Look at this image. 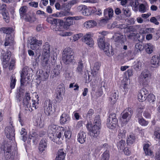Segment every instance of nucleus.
<instances>
[{"label": "nucleus", "instance_id": "1", "mask_svg": "<svg viewBox=\"0 0 160 160\" xmlns=\"http://www.w3.org/2000/svg\"><path fill=\"white\" fill-rule=\"evenodd\" d=\"M11 56V53L10 52L7 51L3 54L2 59V64L4 68H6L9 66V69L10 70H12L14 68L15 65V60L14 59H12L9 64L8 62Z\"/></svg>", "mask_w": 160, "mask_h": 160}, {"label": "nucleus", "instance_id": "2", "mask_svg": "<svg viewBox=\"0 0 160 160\" xmlns=\"http://www.w3.org/2000/svg\"><path fill=\"white\" fill-rule=\"evenodd\" d=\"M56 49H55L54 50H53L52 52V56H51V58H52V60L51 59V62L52 67L53 66L54 67L55 66V68L54 69L52 70V75L53 78L58 76L60 73V66L59 65H58L56 63V60L57 59V54L56 51Z\"/></svg>", "mask_w": 160, "mask_h": 160}, {"label": "nucleus", "instance_id": "3", "mask_svg": "<svg viewBox=\"0 0 160 160\" xmlns=\"http://www.w3.org/2000/svg\"><path fill=\"white\" fill-rule=\"evenodd\" d=\"M74 52L72 49L69 48H65L62 53V60L66 64H70L73 58Z\"/></svg>", "mask_w": 160, "mask_h": 160}, {"label": "nucleus", "instance_id": "4", "mask_svg": "<svg viewBox=\"0 0 160 160\" xmlns=\"http://www.w3.org/2000/svg\"><path fill=\"white\" fill-rule=\"evenodd\" d=\"M43 58L42 62L46 66L48 64L50 56V46L48 42H46L43 46Z\"/></svg>", "mask_w": 160, "mask_h": 160}, {"label": "nucleus", "instance_id": "5", "mask_svg": "<svg viewBox=\"0 0 160 160\" xmlns=\"http://www.w3.org/2000/svg\"><path fill=\"white\" fill-rule=\"evenodd\" d=\"M148 72L146 70L143 71L141 74L138 82L140 85L143 87H146L148 84L150 77Z\"/></svg>", "mask_w": 160, "mask_h": 160}, {"label": "nucleus", "instance_id": "6", "mask_svg": "<svg viewBox=\"0 0 160 160\" xmlns=\"http://www.w3.org/2000/svg\"><path fill=\"white\" fill-rule=\"evenodd\" d=\"M118 123V120L115 113H111L109 115L107 119V127L110 129L115 128Z\"/></svg>", "mask_w": 160, "mask_h": 160}, {"label": "nucleus", "instance_id": "7", "mask_svg": "<svg viewBox=\"0 0 160 160\" xmlns=\"http://www.w3.org/2000/svg\"><path fill=\"white\" fill-rule=\"evenodd\" d=\"M97 43L99 48L103 50L109 49V44L105 42V37L103 36L99 37L97 39Z\"/></svg>", "mask_w": 160, "mask_h": 160}, {"label": "nucleus", "instance_id": "8", "mask_svg": "<svg viewBox=\"0 0 160 160\" xmlns=\"http://www.w3.org/2000/svg\"><path fill=\"white\" fill-rule=\"evenodd\" d=\"M15 130L12 126H7L5 128V133L7 137L10 140L14 139Z\"/></svg>", "mask_w": 160, "mask_h": 160}, {"label": "nucleus", "instance_id": "9", "mask_svg": "<svg viewBox=\"0 0 160 160\" xmlns=\"http://www.w3.org/2000/svg\"><path fill=\"white\" fill-rule=\"evenodd\" d=\"M101 126L94 124L92 126L90 130V135L95 138L98 137L100 133Z\"/></svg>", "mask_w": 160, "mask_h": 160}, {"label": "nucleus", "instance_id": "10", "mask_svg": "<svg viewBox=\"0 0 160 160\" xmlns=\"http://www.w3.org/2000/svg\"><path fill=\"white\" fill-rule=\"evenodd\" d=\"M132 113V109L131 108H128L122 113V118L126 120L125 121L127 122L130 119Z\"/></svg>", "mask_w": 160, "mask_h": 160}, {"label": "nucleus", "instance_id": "11", "mask_svg": "<svg viewBox=\"0 0 160 160\" xmlns=\"http://www.w3.org/2000/svg\"><path fill=\"white\" fill-rule=\"evenodd\" d=\"M101 148L105 150L102 155L101 160H109L110 154L108 150L109 149L108 145L107 143H105L102 146Z\"/></svg>", "mask_w": 160, "mask_h": 160}, {"label": "nucleus", "instance_id": "12", "mask_svg": "<svg viewBox=\"0 0 160 160\" xmlns=\"http://www.w3.org/2000/svg\"><path fill=\"white\" fill-rule=\"evenodd\" d=\"M148 91L146 88H143L141 90L138 95V100L140 102H142L146 100L148 96Z\"/></svg>", "mask_w": 160, "mask_h": 160}, {"label": "nucleus", "instance_id": "13", "mask_svg": "<svg viewBox=\"0 0 160 160\" xmlns=\"http://www.w3.org/2000/svg\"><path fill=\"white\" fill-rule=\"evenodd\" d=\"M30 48L32 50L36 49L38 46L42 44V40H38L33 37L29 41Z\"/></svg>", "mask_w": 160, "mask_h": 160}, {"label": "nucleus", "instance_id": "14", "mask_svg": "<svg viewBox=\"0 0 160 160\" xmlns=\"http://www.w3.org/2000/svg\"><path fill=\"white\" fill-rule=\"evenodd\" d=\"M63 23L62 20L52 19V20H51V27H52L54 30L58 31V27H59L60 25L61 26Z\"/></svg>", "mask_w": 160, "mask_h": 160}, {"label": "nucleus", "instance_id": "15", "mask_svg": "<svg viewBox=\"0 0 160 160\" xmlns=\"http://www.w3.org/2000/svg\"><path fill=\"white\" fill-rule=\"evenodd\" d=\"M82 41L90 47H92L94 44V41L90 34H87L82 38Z\"/></svg>", "mask_w": 160, "mask_h": 160}, {"label": "nucleus", "instance_id": "16", "mask_svg": "<svg viewBox=\"0 0 160 160\" xmlns=\"http://www.w3.org/2000/svg\"><path fill=\"white\" fill-rule=\"evenodd\" d=\"M30 94L26 92L25 93V96L23 99V105L27 108L31 107V100Z\"/></svg>", "mask_w": 160, "mask_h": 160}, {"label": "nucleus", "instance_id": "17", "mask_svg": "<svg viewBox=\"0 0 160 160\" xmlns=\"http://www.w3.org/2000/svg\"><path fill=\"white\" fill-rule=\"evenodd\" d=\"M14 44V39L10 34L7 35L5 39L4 45L5 46H11Z\"/></svg>", "mask_w": 160, "mask_h": 160}, {"label": "nucleus", "instance_id": "18", "mask_svg": "<svg viewBox=\"0 0 160 160\" xmlns=\"http://www.w3.org/2000/svg\"><path fill=\"white\" fill-rule=\"evenodd\" d=\"M65 88H64L62 87L57 88V94L56 96V101L60 102L62 99V95L64 93Z\"/></svg>", "mask_w": 160, "mask_h": 160}, {"label": "nucleus", "instance_id": "19", "mask_svg": "<svg viewBox=\"0 0 160 160\" xmlns=\"http://www.w3.org/2000/svg\"><path fill=\"white\" fill-rule=\"evenodd\" d=\"M86 134L83 131H80L78 135V141L81 144L83 143L86 141Z\"/></svg>", "mask_w": 160, "mask_h": 160}, {"label": "nucleus", "instance_id": "20", "mask_svg": "<svg viewBox=\"0 0 160 160\" xmlns=\"http://www.w3.org/2000/svg\"><path fill=\"white\" fill-rule=\"evenodd\" d=\"M21 86L24 85V81H26L25 79L28 80L29 79V76L28 71L24 69L22 71V73L21 74Z\"/></svg>", "mask_w": 160, "mask_h": 160}, {"label": "nucleus", "instance_id": "21", "mask_svg": "<svg viewBox=\"0 0 160 160\" xmlns=\"http://www.w3.org/2000/svg\"><path fill=\"white\" fill-rule=\"evenodd\" d=\"M70 120V117L67 113H64L60 117V122L62 124L68 122Z\"/></svg>", "mask_w": 160, "mask_h": 160}, {"label": "nucleus", "instance_id": "22", "mask_svg": "<svg viewBox=\"0 0 160 160\" xmlns=\"http://www.w3.org/2000/svg\"><path fill=\"white\" fill-rule=\"evenodd\" d=\"M113 37L115 42L122 43L125 40L124 36L118 33H115Z\"/></svg>", "mask_w": 160, "mask_h": 160}, {"label": "nucleus", "instance_id": "23", "mask_svg": "<svg viewBox=\"0 0 160 160\" xmlns=\"http://www.w3.org/2000/svg\"><path fill=\"white\" fill-rule=\"evenodd\" d=\"M113 11L112 8H107L104 11V15L107 20L110 19L113 15Z\"/></svg>", "mask_w": 160, "mask_h": 160}, {"label": "nucleus", "instance_id": "24", "mask_svg": "<svg viewBox=\"0 0 160 160\" xmlns=\"http://www.w3.org/2000/svg\"><path fill=\"white\" fill-rule=\"evenodd\" d=\"M159 56L154 55L152 57L150 62L151 64L153 65V67L156 68L159 66Z\"/></svg>", "mask_w": 160, "mask_h": 160}, {"label": "nucleus", "instance_id": "25", "mask_svg": "<svg viewBox=\"0 0 160 160\" xmlns=\"http://www.w3.org/2000/svg\"><path fill=\"white\" fill-rule=\"evenodd\" d=\"M144 45L143 46L142 44L138 42L137 43L135 46V49L133 52V53L135 55L139 52H141L144 48Z\"/></svg>", "mask_w": 160, "mask_h": 160}, {"label": "nucleus", "instance_id": "26", "mask_svg": "<svg viewBox=\"0 0 160 160\" xmlns=\"http://www.w3.org/2000/svg\"><path fill=\"white\" fill-rule=\"evenodd\" d=\"M55 160H64L66 153L63 151V149H61L59 150Z\"/></svg>", "mask_w": 160, "mask_h": 160}, {"label": "nucleus", "instance_id": "27", "mask_svg": "<svg viewBox=\"0 0 160 160\" xmlns=\"http://www.w3.org/2000/svg\"><path fill=\"white\" fill-rule=\"evenodd\" d=\"M44 112L48 116L50 115V100L46 101L44 102Z\"/></svg>", "mask_w": 160, "mask_h": 160}, {"label": "nucleus", "instance_id": "28", "mask_svg": "<svg viewBox=\"0 0 160 160\" xmlns=\"http://www.w3.org/2000/svg\"><path fill=\"white\" fill-rule=\"evenodd\" d=\"M71 17H65L64 19H66V21L64 23L63 27L65 28H67L68 27L72 25L74 22L72 19L70 18Z\"/></svg>", "mask_w": 160, "mask_h": 160}, {"label": "nucleus", "instance_id": "29", "mask_svg": "<svg viewBox=\"0 0 160 160\" xmlns=\"http://www.w3.org/2000/svg\"><path fill=\"white\" fill-rule=\"evenodd\" d=\"M144 48L147 53L150 54L153 51L154 46L151 43H148L144 45Z\"/></svg>", "mask_w": 160, "mask_h": 160}, {"label": "nucleus", "instance_id": "30", "mask_svg": "<svg viewBox=\"0 0 160 160\" xmlns=\"http://www.w3.org/2000/svg\"><path fill=\"white\" fill-rule=\"evenodd\" d=\"M96 22L93 20H90L84 22V25L86 28H89L97 25Z\"/></svg>", "mask_w": 160, "mask_h": 160}, {"label": "nucleus", "instance_id": "31", "mask_svg": "<svg viewBox=\"0 0 160 160\" xmlns=\"http://www.w3.org/2000/svg\"><path fill=\"white\" fill-rule=\"evenodd\" d=\"M136 139V137L133 134H131L127 137V143L128 144L130 145L133 144Z\"/></svg>", "mask_w": 160, "mask_h": 160}, {"label": "nucleus", "instance_id": "32", "mask_svg": "<svg viewBox=\"0 0 160 160\" xmlns=\"http://www.w3.org/2000/svg\"><path fill=\"white\" fill-rule=\"evenodd\" d=\"M47 146V141L45 140H42L39 144V150L41 152H43L46 148Z\"/></svg>", "mask_w": 160, "mask_h": 160}, {"label": "nucleus", "instance_id": "33", "mask_svg": "<svg viewBox=\"0 0 160 160\" xmlns=\"http://www.w3.org/2000/svg\"><path fill=\"white\" fill-rule=\"evenodd\" d=\"M150 145L149 144H146L143 147V150L146 155L152 156L153 154V152L149 148Z\"/></svg>", "mask_w": 160, "mask_h": 160}, {"label": "nucleus", "instance_id": "34", "mask_svg": "<svg viewBox=\"0 0 160 160\" xmlns=\"http://www.w3.org/2000/svg\"><path fill=\"white\" fill-rule=\"evenodd\" d=\"M3 150L5 155L8 158V157L7 156L8 155L9 153L11 152V146L9 144H5L4 145L3 148Z\"/></svg>", "mask_w": 160, "mask_h": 160}, {"label": "nucleus", "instance_id": "35", "mask_svg": "<svg viewBox=\"0 0 160 160\" xmlns=\"http://www.w3.org/2000/svg\"><path fill=\"white\" fill-rule=\"evenodd\" d=\"M24 20L27 21L28 22L30 23H32L35 21L36 20V18L33 16H30L28 15H26L23 17H22Z\"/></svg>", "mask_w": 160, "mask_h": 160}, {"label": "nucleus", "instance_id": "36", "mask_svg": "<svg viewBox=\"0 0 160 160\" xmlns=\"http://www.w3.org/2000/svg\"><path fill=\"white\" fill-rule=\"evenodd\" d=\"M83 68V63L82 60L79 61L78 62V67L77 68L76 72L79 74H82L83 72L82 68Z\"/></svg>", "mask_w": 160, "mask_h": 160}, {"label": "nucleus", "instance_id": "37", "mask_svg": "<svg viewBox=\"0 0 160 160\" xmlns=\"http://www.w3.org/2000/svg\"><path fill=\"white\" fill-rule=\"evenodd\" d=\"M20 134L21 135V139L25 142L26 141L27 138V133L25 129L22 128L20 132Z\"/></svg>", "mask_w": 160, "mask_h": 160}, {"label": "nucleus", "instance_id": "38", "mask_svg": "<svg viewBox=\"0 0 160 160\" xmlns=\"http://www.w3.org/2000/svg\"><path fill=\"white\" fill-rule=\"evenodd\" d=\"M118 94L116 92H114L112 93L109 100L111 101L112 103H114L116 100L118 99Z\"/></svg>", "mask_w": 160, "mask_h": 160}, {"label": "nucleus", "instance_id": "39", "mask_svg": "<svg viewBox=\"0 0 160 160\" xmlns=\"http://www.w3.org/2000/svg\"><path fill=\"white\" fill-rule=\"evenodd\" d=\"M27 7L26 6H23L22 7L19 9V11L20 15L21 18L23 17L26 14V13L27 11Z\"/></svg>", "mask_w": 160, "mask_h": 160}, {"label": "nucleus", "instance_id": "40", "mask_svg": "<svg viewBox=\"0 0 160 160\" xmlns=\"http://www.w3.org/2000/svg\"><path fill=\"white\" fill-rule=\"evenodd\" d=\"M125 141L123 140H121L117 143L118 147L120 150H123L125 148Z\"/></svg>", "mask_w": 160, "mask_h": 160}, {"label": "nucleus", "instance_id": "41", "mask_svg": "<svg viewBox=\"0 0 160 160\" xmlns=\"http://www.w3.org/2000/svg\"><path fill=\"white\" fill-rule=\"evenodd\" d=\"M37 137V134L34 132H30L28 136V139L30 140L32 139L33 142H35L36 138Z\"/></svg>", "mask_w": 160, "mask_h": 160}, {"label": "nucleus", "instance_id": "42", "mask_svg": "<svg viewBox=\"0 0 160 160\" xmlns=\"http://www.w3.org/2000/svg\"><path fill=\"white\" fill-rule=\"evenodd\" d=\"M1 29L4 33H6L7 35L10 34V33L13 31V29L10 28H3Z\"/></svg>", "mask_w": 160, "mask_h": 160}, {"label": "nucleus", "instance_id": "43", "mask_svg": "<svg viewBox=\"0 0 160 160\" xmlns=\"http://www.w3.org/2000/svg\"><path fill=\"white\" fill-rule=\"evenodd\" d=\"M11 83H10V87L12 89H13L14 88L16 85V79L14 76H12L11 78Z\"/></svg>", "mask_w": 160, "mask_h": 160}, {"label": "nucleus", "instance_id": "44", "mask_svg": "<svg viewBox=\"0 0 160 160\" xmlns=\"http://www.w3.org/2000/svg\"><path fill=\"white\" fill-rule=\"evenodd\" d=\"M79 2V0H72L69 1L67 4L68 8H70L73 5L76 4Z\"/></svg>", "mask_w": 160, "mask_h": 160}, {"label": "nucleus", "instance_id": "45", "mask_svg": "<svg viewBox=\"0 0 160 160\" xmlns=\"http://www.w3.org/2000/svg\"><path fill=\"white\" fill-rule=\"evenodd\" d=\"M93 123L94 124H97V125L101 126V121L99 116L97 115L96 116L93 122Z\"/></svg>", "mask_w": 160, "mask_h": 160}, {"label": "nucleus", "instance_id": "46", "mask_svg": "<svg viewBox=\"0 0 160 160\" xmlns=\"http://www.w3.org/2000/svg\"><path fill=\"white\" fill-rule=\"evenodd\" d=\"M122 11L123 12L124 15L127 17H129L131 16V13L128 8H123Z\"/></svg>", "mask_w": 160, "mask_h": 160}, {"label": "nucleus", "instance_id": "47", "mask_svg": "<svg viewBox=\"0 0 160 160\" xmlns=\"http://www.w3.org/2000/svg\"><path fill=\"white\" fill-rule=\"evenodd\" d=\"M31 102H32V106L30 108H28L29 110L31 111L34 109H36L37 108V106L38 105V103H36V101L34 100L33 101L32 100Z\"/></svg>", "mask_w": 160, "mask_h": 160}, {"label": "nucleus", "instance_id": "48", "mask_svg": "<svg viewBox=\"0 0 160 160\" xmlns=\"http://www.w3.org/2000/svg\"><path fill=\"white\" fill-rule=\"evenodd\" d=\"M87 8L86 6L82 5L79 6L77 8V11L78 12H80L82 11V13L84 14V12H85V15H86V12L85 11Z\"/></svg>", "mask_w": 160, "mask_h": 160}, {"label": "nucleus", "instance_id": "49", "mask_svg": "<svg viewBox=\"0 0 160 160\" xmlns=\"http://www.w3.org/2000/svg\"><path fill=\"white\" fill-rule=\"evenodd\" d=\"M139 123L142 126H146L148 123V121L145 120L143 118H139L138 119Z\"/></svg>", "mask_w": 160, "mask_h": 160}, {"label": "nucleus", "instance_id": "50", "mask_svg": "<svg viewBox=\"0 0 160 160\" xmlns=\"http://www.w3.org/2000/svg\"><path fill=\"white\" fill-rule=\"evenodd\" d=\"M119 133L118 134V136L119 138H123L125 137L126 131L124 129H120L119 130Z\"/></svg>", "mask_w": 160, "mask_h": 160}, {"label": "nucleus", "instance_id": "51", "mask_svg": "<svg viewBox=\"0 0 160 160\" xmlns=\"http://www.w3.org/2000/svg\"><path fill=\"white\" fill-rule=\"evenodd\" d=\"M70 15V12L68 10L61 11L59 13V16L60 17H61L63 16L69 15Z\"/></svg>", "mask_w": 160, "mask_h": 160}, {"label": "nucleus", "instance_id": "52", "mask_svg": "<svg viewBox=\"0 0 160 160\" xmlns=\"http://www.w3.org/2000/svg\"><path fill=\"white\" fill-rule=\"evenodd\" d=\"M58 129V126L54 124L51 125V130L52 131V134H53V136H54L53 134L56 132Z\"/></svg>", "mask_w": 160, "mask_h": 160}, {"label": "nucleus", "instance_id": "53", "mask_svg": "<svg viewBox=\"0 0 160 160\" xmlns=\"http://www.w3.org/2000/svg\"><path fill=\"white\" fill-rule=\"evenodd\" d=\"M139 12L143 13L146 11V8L143 4H141L139 7Z\"/></svg>", "mask_w": 160, "mask_h": 160}, {"label": "nucleus", "instance_id": "54", "mask_svg": "<svg viewBox=\"0 0 160 160\" xmlns=\"http://www.w3.org/2000/svg\"><path fill=\"white\" fill-rule=\"evenodd\" d=\"M104 50V51L105 54L109 56H112L114 54L113 50H112V48L111 49L110 52L109 51V49H105Z\"/></svg>", "mask_w": 160, "mask_h": 160}, {"label": "nucleus", "instance_id": "55", "mask_svg": "<svg viewBox=\"0 0 160 160\" xmlns=\"http://www.w3.org/2000/svg\"><path fill=\"white\" fill-rule=\"evenodd\" d=\"M155 96L154 95L152 94H149L148 95V96L147 97L148 100V101L150 102H153L155 101Z\"/></svg>", "mask_w": 160, "mask_h": 160}, {"label": "nucleus", "instance_id": "56", "mask_svg": "<svg viewBox=\"0 0 160 160\" xmlns=\"http://www.w3.org/2000/svg\"><path fill=\"white\" fill-rule=\"evenodd\" d=\"M142 63L141 62L138 61V63L133 66V68L137 71L139 70L141 68Z\"/></svg>", "mask_w": 160, "mask_h": 160}, {"label": "nucleus", "instance_id": "57", "mask_svg": "<svg viewBox=\"0 0 160 160\" xmlns=\"http://www.w3.org/2000/svg\"><path fill=\"white\" fill-rule=\"evenodd\" d=\"M2 15L3 19H4L6 22H8L9 21V17L8 13L7 12L6 13L2 14Z\"/></svg>", "mask_w": 160, "mask_h": 160}, {"label": "nucleus", "instance_id": "58", "mask_svg": "<svg viewBox=\"0 0 160 160\" xmlns=\"http://www.w3.org/2000/svg\"><path fill=\"white\" fill-rule=\"evenodd\" d=\"M100 65V63L99 62H96L95 63L93 67L95 72H96L97 71L99 70Z\"/></svg>", "mask_w": 160, "mask_h": 160}, {"label": "nucleus", "instance_id": "59", "mask_svg": "<svg viewBox=\"0 0 160 160\" xmlns=\"http://www.w3.org/2000/svg\"><path fill=\"white\" fill-rule=\"evenodd\" d=\"M94 111L92 109H89L87 114V117L89 118H91L92 117V115L94 114Z\"/></svg>", "mask_w": 160, "mask_h": 160}, {"label": "nucleus", "instance_id": "60", "mask_svg": "<svg viewBox=\"0 0 160 160\" xmlns=\"http://www.w3.org/2000/svg\"><path fill=\"white\" fill-rule=\"evenodd\" d=\"M37 125L39 126L40 128H42L43 126V121L42 120L41 118L38 119L37 121Z\"/></svg>", "mask_w": 160, "mask_h": 160}, {"label": "nucleus", "instance_id": "61", "mask_svg": "<svg viewBox=\"0 0 160 160\" xmlns=\"http://www.w3.org/2000/svg\"><path fill=\"white\" fill-rule=\"evenodd\" d=\"M28 4L29 6L35 8H37L38 6V2H37L32 1L29 2Z\"/></svg>", "mask_w": 160, "mask_h": 160}, {"label": "nucleus", "instance_id": "62", "mask_svg": "<svg viewBox=\"0 0 160 160\" xmlns=\"http://www.w3.org/2000/svg\"><path fill=\"white\" fill-rule=\"evenodd\" d=\"M154 138L158 140L160 139V131H155L154 132Z\"/></svg>", "mask_w": 160, "mask_h": 160}, {"label": "nucleus", "instance_id": "63", "mask_svg": "<svg viewBox=\"0 0 160 160\" xmlns=\"http://www.w3.org/2000/svg\"><path fill=\"white\" fill-rule=\"evenodd\" d=\"M64 136L66 138L69 139L71 136V132L69 130H67L64 132Z\"/></svg>", "mask_w": 160, "mask_h": 160}, {"label": "nucleus", "instance_id": "64", "mask_svg": "<svg viewBox=\"0 0 160 160\" xmlns=\"http://www.w3.org/2000/svg\"><path fill=\"white\" fill-rule=\"evenodd\" d=\"M150 21L157 25H158L159 24V22L157 21V19L155 17H152L150 19Z\"/></svg>", "mask_w": 160, "mask_h": 160}]
</instances>
